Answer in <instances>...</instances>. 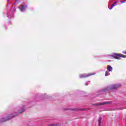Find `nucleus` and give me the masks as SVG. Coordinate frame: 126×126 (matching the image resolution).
I'll list each match as a JSON object with an SVG mask.
<instances>
[{"instance_id":"9d476101","label":"nucleus","mask_w":126,"mask_h":126,"mask_svg":"<svg viewBox=\"0 0 126 126\" xmlns=\"http://www.w3.org/2000/svg\"><path fill=\"white\" fill-rule=\"evenodd\" d=\"M98 123L100 126V125H101V118H99L98 121Z\"/></svg>"},{"instance_id":"f257e3e1","label":"nucleus","mask_w":126,"mask_h":126,"mask_svg":"<svg viewBox=\"0 0 126 126\" xmlns=\"http://www.w3.org/2000/svg\"><path fill=\"white\" fill-rule=\"evenodd\" d=\"M113 57L114 58V59H116L117 60H120V58H125L124 55L117 53L113 54Z\"/></svg>"},{"instance_id":"f03ea898","label":"nucleus","mask_w":126,"mask_h":126,"mask_svg":"<svg viewBox=\"0 0 126 126\" xmlns=\"http://www.w3.org/2000/svg\"><path fill=\"white\" fill-rule=\"evenodd\" d=\"M94 74H80L79 76L80 78H85V77H88L91 75H93Z\"/></svg>"},{"instance_id":"39448f33","label":"nucleus","mask_w":126,"mask_h":126,"mask_svg":"<svg viewBox=\"0 0 126 126\" xmlns=\"http://www.w3.org/2000/svg\"><path fill=\"white\" fill-rule=\"evenodd\" d=\"M107 69L108 71H113V67H112V66L108 65L107 66Z\"/></svg>"},{"instance_id":"7ed1b4c3","label":"nucleus","mask_w":126,"mask_h":126,"mask_svg":"<svg viewBox=\"0 0 126 126\" xmlns=\"http://www.w3.org/2000/svg\"><path fill=\"white\" fill-rule=\"evenodd\" d=\"M27 6L25 5H22L21 6L19 7V9H20L21 11H24L25 10V8H26Z\"/></svg>"},{"instance_id":"ddd939ff","label":"nucleus","mask_w":126,"mask_h":126,"mask_svg":"<svg viewBox=\"0 0 126 126\" xmlns=\"http://www.w3.org/2000/svg\"><path fill=\"white\" fill-rule=\"evenodd\" d=\"M49 126H54V125H50Z\"/></svg>"},{"instance_id":"20e7f679","label":"nucleus","mask_w":126,"mask_h":126,"mask_svg":"<svg viewBox=\"0 0 126 126\" xmlns=\"http://www.w3.org/2000/svg\"><path fill=\"white\" fill-rule=\"evenodd\" d=\"M121 85L119 84H115L112 86L111 89H117V88H119L120 87Z\"/></svg>"},{"instance_id":"6e6552de","label":"nucleus","mask_w":126,"mask_h":126,"mask_svg":"<svg viewBox=\"0 0 126 126\" xmlns=\"http://www.w3.org/2000/svg\"><path fill=\"white\" fill-rule=\"evenodd\" d=\"M108 75H110V72H109V71H106L105 72V76H108Z\"/></svg>"},{"instance_id":"4468645a","label":"nucleus","mask_w":126,"mask_h":126,"mask_svg":"<svg viewBox=\"0 0 126 126\" xmlns=\"http://www.w3.org/2000/svg\"><path fill=\"white\" fill-rule=\"evenodd\" d=\"M16 1H17V0H16L15 2V3H16Z\"/></svg>"},{"instance_id":"423d86ee","label":"nucleus","mask_w":126,"mask_h":126,"mask_svg":"<svg viewBox=\"0 0 126 126\" xmlns=\"http://www.w3.org/2000/svg\"><path fill=\"white\" fill-rule=\"evenodd\" d=\"M117 3V1H115L112 5L111 8H109V9H112V8L114 7V6H116V5H117V4H116Z\"/></svg>"},{"instance_id":"f8f14e48","label":"nucleus","mask_w":126,"mask_h":126,"mask_svg":"<svg viewBox=\"0 0 126 126\" xmlns=\"http://www.w3.org/2000/svg\"><path fill=\"white\" fill-rule=\"evenodd\" d=\"M85 85L87 86V85H88V84H87V83H85Z\"/></svg>"},{"instance_id":"1a4fd4ad","label":"nucleus","mask_w":126,"mask_h":126,"mask_svg":"<svg viewBox=\"0 0 126 126\" xmlns=\"http://www.w3.org/2000/svg\"><path fill=\"white\" fill-rule=\"evenodd\" d=\"M110 102H104L100 103V105H106V104H109Z\"/></svg>"},{"instance_id":"0eeeda50","label":"nucleus","mask_w":126,"mask_h":126,"mask_svg":"<svg viewBox=\"0 0 126 126\" xmlns=\"http://www.w3.org/2000/svg\"><path fill=\"white\" fill-rule=\"evenodd\" d=\"M8 120H10V118H8V117L7 118V119H4V118H2L1 120V122H5V121H8Z\"/></svg>"},{"instance_id":"9b49d317","label":"nucleus","mask_w":126,"mask_h":126,"mask_svg":"<svg viewBox=\"0 0 126 126\" xmlns=\"http://www.w3.org/2000/svg\"><path fill=\"white\" fill-rule=\"evenodd\" d=\"M126 2V0L121 1V3H125Z\"/></svg>"},{"instance_id":"2eb2a0df","label":"nucleus","mask_w":126,"mask_h":126,"mask_svg":"<svg viewBox=\"0 0 126 126\" xmlns=\"http://www.w3.org/2000/svg\"><path fill=\"white\" fill-rule=\"evenodd\" d=\"M8 1H9V0H8Z\"/></svg>"}]
</instances>
